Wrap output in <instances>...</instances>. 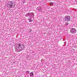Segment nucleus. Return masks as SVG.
<instances>
[{
	"label": "nucleus",
	"instance_id": "obj_12",
	"mask_svg": "<svg viewBox=\"0 0 77 77\" xmlns=\"http://www.w3.org/2000/svg\"><path fill=\"white\" fill-rule=\"evenodd\" d=\"M75 2H77V0H75Z\"/></svg>",
	"mask_w": 77,
	"mask_h": 77
},
{
	"label": "nucleus",
	"instance_id": "obj_11",
	"mask_svg": "<svg viewBox=\"0 0 77 77\" xmlns=\"http://www.w3.org/2000/svg\"><path fill=\"white\" fill-rule=\"evenodd\" d=\"M30 32H32V29H30Z\"/></svg>",
	"mask_w": 77,
	"mask_h": 77
},
{
	"label": "nucleus",
	"instance_id": "obj_4",
	"mask_svg": "<svg viewBox=\"0 0 77 77\" xmlns=\"http://www.w3.org/2000/svg\"><path fill=\"white\" fill-rule=\"evenodd\" d=\"M65 21H70V20H71V17L70 16H65Z\"/></svg>",
	"mask_w": 77,
	"mask_h": 77
},
{
	"label": "nucleus",
	"instance_id": "obj_6",
	"mask_svg": "<svg viewBox=\"0 0 77 77\" xmlns=\"http://www.w3.org/2000/svg\"><path fill=\"white\" fill-rule=\"evenodd\" d=\"M39 12H42V7L40 6L38 7L36 9Z\"/></svg>",
	"mask_w": 77,
	"mask_h": 77
},
{
	"label": "nucleus",
	"instance_id": "obj_5",
	"mask_svg": "<svg viewBox=\"0 0 77 77\" xmlns=\"http://www.w3.org/2000/svg\"><path fill=\"white\" fill-rule=\"evenodd\" d=\"M71 33L72 34H75L76 33V29L75 28H72L70 30Z\"/></svg>",
	"mask_w": 77,
	"mask_h": 77
},
{
	"label": "nucleus",
	"instance_id": "obj_7",
	"mask_svg": "<svg viewBox=\"0 0 77 77\" xmlns=\"http://www.w3.org/2000/svg\"><path fill=\"white\" fill-rule=\"evenodd\" d=\"M33 75H34V74H33V72H31L29 74V76L30 77H33Z\"/></svg>",
	"mask_w": 77,
	"mask_h": 77
},
{
	"label": "nucleus",
	"instance_id": "obj_9",
	"mask_svg": "<svg viewBox=\"0 0 77 77\" xmlns=\"http://www.w3.org/2000/svg\"><path fill=\"white\" fill-rule=\"evenodd\" d=\"M68 24H69L68 23V22H66L65 23V24L66 26H68Z\"/></svg>",
	"mask_w": 77,
	"mask_h": 77
},
{
	"label": "nucleus",
	"instance_id": "obj_8",
	"mask_svg": "<svg viewBox=\"0 0 77 77\" xmlns=\"http://www.w3.org/2000/svg\"><path fill=\"white\" fill-rule=\"evenodd\" d=\"M26 74H29V71H26Z\"/></svg>",
	"mask_w": 77,
	"mask_h": 77
},
{
	"label": "nucleus",
	"instance_id": "obj_10",
	"mask_svg": "<svg viewBox=\"0 0 77 77\" xmlns=\"http://www.w3.org/2000/svg\"><path fill=\"white\" fill-rule=\"evenodd\" d=\"M50 4H51V5H53V4H54V3L53 2H50Z\"/></svg>",
	"mask_w": 77,
	"mask_h": 77
},
{
	"label": "nucleus",
	"instance_id": "obj_2",
	"mask_svg": "<svg viewBox=\"0 0 77 77\" xmlns=\"http://www.w3.org/2000/svg\"><path fill=\"white\" fill-rule=\"evenodd\" d=\"M15 6V4L12 1H10L8 2L7 7L8 8H14Z\"/></svg>",
	"mask_w": 77,
	"mask_h": 77
},
{
	"label": "nucleus",
	"instance_id": "obj_3",
	"mask_svg": "<svg viewBox=\"0 0 77 77\" xmlns=\"http://www.w3.org/2000/svg\"><path fill=\"white\" fill-rule=\"evenodd\" d=\"M26 16H28V17L31 18L29 19V22H32L33 21V20H32V18H33V17H34V13H27L25 15V17H26Z\"/></svg>",
	"mask_w": 77,
	"mask_h": 77
},
{
	"label": "nucleus",
	"instance_id": "obj_13",
	"mask_svg": "<svg viewBox=\"0 0 77 77\" xmlns=\"http://www.w3.org/2000/svg\"><path fill=\"white\" fill-rule=\"evenodd\" d=\"M23 3H25V2H24V1H23Z\"/></svg>",
	"mask_w": 77,
	"mask_h": 77
},
{
	"label": "nucleus",
	"instance_id": "obj_1",
	"mask_svg": "<svg viewBox=\"0 0 77 77\" xmlns=\"http://www.w3.org/2000/svg\"><path fill=\"white\" fill-rule=\"evenodd\" d=\"M24 48V45L20 43H18L16 45V46L15 48V51L17 52L21 51Z\"/></svg>",
	"mask_w": 77,
	"mask_h": 77
}]
</instances>
